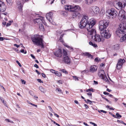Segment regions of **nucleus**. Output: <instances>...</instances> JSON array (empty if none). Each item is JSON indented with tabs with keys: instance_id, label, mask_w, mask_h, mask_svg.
Returning <instances> with one entry per match:
<instances>
[{
	"instance_id": "nucleus-52",
	"label": "nucleus",
	"mask_w": 126,
	"mask_h": 126,
	"mask_svg": "<svg viewBox=\"0 0 126 126\" xmlns=\"http://www.w3.org/2000/svg\"><path fill=\"white\" fill-rule=\"evenodd\" d=\"M2 102L3 103L4 105L6 106V102H4V100Z\"/></svg>"
},
{
	"instance_id": "nucleus-58",
	"label": "nucleus",
	"mask_w": 126,
	"mask_h": 126,
	"mask_svg": "<svg viewBox=\"0 0 126 126\" xmlns=\"http://www.w3.org/2000/svg\"><path fill=\"white\" fill-rule=\"evenodd\" d=\"M87 94L88 95L92 96V93H87Z\"/></svg>"
},
{
	"instance_id": "nucleus-31",
	"label": "nucleus",
	"mask_w": 126,
	"mask_h": 126,
	"mask_svg": "<svg viewBox=\"0 0 126 126\" xmlns=\"http://www.w3.org/2000/svg\"><path fill=\"white\" fill-rule=\"evenodd\" d=\"M100 60V59L98 57H97L95 59L94 61H95L96 62H99Z\"/></svg>"
},
{
	"instance_id": "nucleus-44",
	"label": "nucleus",
	"mask_w": 126,
	"mask_h": 126,
	"mask_svg": "<svg viewBox=\"0 0 126 126\" xmlns=\"http://www.w3.org/2000/svg\"><path fill=\"white\" fill-rule=\"evenodd\" d=\"M65 2V0H62V4H64Z\"/></svg>"
},
{
	"instance_id": "nucleus-17",
	"label": "nucleus",
	"mask_w": 126,
	"mask_h": 126,
	"mask_svg": "<svg viewBox=\"0 0 126 126\" xmlns=\"http://www.w3.org/2000/svg\"><path fill=\"white\" fill-rule=\"evenodd\" d=\"M97 68V67L95 65L91 66L90 67V71H96Z\"/></svg>"
},
{
	"instance_id": "nucleus-14",
	"label": "nucleus",
	"mask_w": 126,
	"mask_h": 126,
	"mask_svg": "<svg viewBox=\"0 0 126 126\" xmlns=\"http://www.w3.org/2000/svg\"><path fill=\"white\" fill-rule=\"evenodd\" d=\"M76 10L73 11H72L71 12L72 13L71 14V15L72 16L73 18H74L76 17H77V16L79 17L80 16V14L79 12L78 11H80L81 9L80 7H79V10Z\"/></svg>"
},
{
	"instance_id": "nucleus-62",
	"label": "nucleus",
	"mask_w": 126,
	"mask_h": 126,
	"mask_svg": "<svg viewBox=\"0 0 126 126\" xmlns=\"http://www.w3.org/2000/svg\"><path fill=\"white\" fill-rule=\"evenodd\" d=\"M74 102L76 104H78V102L77 100H75L74 101Z\"/></svg>"
},
{
	"instance_id": "nucleus-3",
	"label": "nucleus",
	"mask_w": 126,
	"mask_h": 126,
	"mask_svg": "<svg viewBox=\"0 0 126 126\" xmlns=\"http://www.w3.org/2000/svg\"><path fill=\"white\" fill-rule=\"evenodd\" d=\"M63 55L62 59L60 60L61 62L64 63L66 64H69L70 63V60L67 55V51L64 49L63 50V52L60 49H59L58 50L54 52V55L58 57H61L63 54Z\"/></svg>"
},
{
	"instance_id": "nucleus-46",
	"label": "nucleus",
	"mask_w": 126,
	"mask_h": 126,
	"mask_svg": "<svg viewBox=\"0 0 126 126\" xmlns=\"http://www.w3.org/2000/svg\"><path fill=\"white\" fill-rule=\"evenodd\" d=\"M84 106L86 109H87L89 108L88 106L86 104H84Z\"/></svg>"
},
{
	"instance_id": "nucleus-61",
	"label": "nucleus",
	"mask_w": 126,
	"mask_h": 126,
	"mask_svg": "<svg viewBox=\"0 0 126 126\" xmlns=\"http://www.w3.org/2000/svg\"><path fill=\"white\" fill-rule=\"evenodd\" d=\"M107 91H108L109 92H110L111 91V90H110L108 88H107Z\"/></svg>"
},
{
	"instance_id": "nucleus-54",
	"label": "nucleus",
	"mask_w": 126,
	"mask_h": 126,
	"mask_svg": "<svg viewBox=\"0 0 126 126\" xmlns=\"http://www.w3.org/2000/svg\"><path fill=\"white\" fill-rule=\"evenodd\" d=\"M3 37H0V40L1 41H3Z\"/></svg>"
},
{
	"instance_id": "nucleus-1",
	"label": "nucleus",
	"mask_w": 126,
	"mask_h": 126,
	"mask_svg": "<svg viewBox=\"0 0 126 126\" xmlns=\"http://www.w3.org/2000/svg\"><path fill=\"white\" fill-rule=\"evenodd\" d=\"M95 24V21L94 18L89 19L88 16H84L79 24V28L81 29L85 27L88 31V35L92 36L96 33L95 29L93 28Z\"/></svg>"
},
{
	"instance_id": "nucleus-57",
	"label": "nucleus",
	"mask_w": 126,
	"mask_h": 126,
	"mask_svg": "<svg viewBox=\"0 0 126 126\" xmlns=\"http://www.w3.org/2000/svg\"><path fill=\"white\" fill-rule=\"evenodd\" d=\"M14 46H16L17 47H18L19 46V45H18L16 44H14Z\"/></svg>"
},
{
	"instance_id": "nucleus-27",
	"label": "nucleus",
	"mask_w": 126,
	"mask_h": 126,
	"mask_svg": "<svg viewBox=\"0 0 126 126\" xmlns=\"http://www.w3.org/2000/svg\"><path fill=\"white\" fill-rule=\"evenodd\" d=\"M39 89L40 90L43 92H45L44 89L42 87H39Z\"/></svg>"
},
{
	"instance_id": "nucleus-10",
	"label": "nucleus",
	"mask_w": 126,
	"mask_h": 126,
	"mask_svg": "<svg viewBox=\"0 0 126 126\" xmlns=\"http://www.w3.org/2000/svg\"><path fill=\"white\" fill-rule=\"evenodd\" d=\"M101 36L105 38L108 39L111 36L110 32L108 30L106 29L100 31Z\"/></svg>"
},
{
	"instance_id": "nucleus-13",
	"label": "nucleus",
	"mask_w": 126,
	"mask_h": 126,
	"mask_svg": "<svg viewBox=\"0 0 126 126\" xmlns=\"http://www.w3.org/2000/svg\"><path fill=\"white\" fill-rule=\"evenodd\" d=\"M102 73H101L100 71L98 73V75L99 77L103 79L106 82L109 81V80L108 79L106 75L105 74L104 71H101Z\"/></svg>"
},
{
	"instance_id": "nucleus-55",
	"label": "nucleus",
	"mask_w": 126,
	"mask_h": 126,
	"mask_svg": "<svg viewBox=\"0 0 126 126\" xmlns=\"http://www.w3.org/2000/svg\"><path fill=\"white\" fill-rule=\"evenodd\" d=\"M34 67L37 68H38V66L37 64H35L34 65Z\"/></svg>"
},
{
	"instance_id": "nucleus-23",
	"label": "nucleus",
	"mask_w": 126,
	"mask_h": 126,
	"mask_svg": "<svg viewBox=\"0 0 126 126\" xmlns=\"http://www.w3.org/2000/svg\"><path fill=\"white\" fill-rule=\"evenodd\" d=\"M89 44L90 45L93 46L94 47H97V46L96 44H93L92 42L90 41L89 42Z\"/></svg>"
},
{
	"instance_id": "nucleus-20",
	"label": "nucleus",
	"mask_w": 126,
	"mask_h": 126,
	"mask_svg": "<svg viewBox=\"0 0 126 126\" xmlns=\"http://www.w3.org/2000/svg\"><path fill=\"white\" fill-rule=\"evenodd\" d=\"M120 47L119 45L118 44H116L114 46V48L115 50L118 49Z\"/></svg>"
},
{
	"instance_id": "nucleus-53",
	"label": "nucleus",
	"mask_w": 126,
	"mask_h": 126,
	"mask_svg": "<svg viewBox=\"0 0 126 126\" xmlns=\"http://www.w3.org/2000/svg\"><path fill=\"white\" fill-rule=\"evenodd\" d=\"M54 115L55 116L57 117L58 118L59 117V116L56 113H54Z\"/></svg>"
},
{
	"instance_id": "nucleus-43",
	"label": "nucleus",
	"mask_w": 126,
	"mask_h": 126,
	"mask_svg": "<svg viewBox=\"0 0 126 126\" xmlns=\"http://www.w3.org/2000/svg\"><path fill=\"white\" fill-rule=\"evenodd\" d=\"M21 81L23 84H25L26 81L24 80L21 79Z\"/></svg>"
},
{
	"instance_id": "nucleus-22",
	"label": "nucleus",
	"mask_w": 126,
	"mask_h": 126,
	"mask_svg": "<svg viewBox=\"0 0 126 126\" xmlns=\"http://www.w3.org/2000/svg\"><path fill=\"white\" fill-rule=\"evenodd\" d=\"M54 73L57 76H60L62 74L59 71H54Z\"/></svg>"
},
{
	"instance_id": "nucleus-18",
	"label": "nucleus",
	"mask_w": 126,
	"mask_h": 126,
	"mask_svg": "<svg viewBox=\"0 0 126 126\" xmlns=\"http://www.w3.org/2000/svg\"><path fill=\"white\" fill-rule=\"evenodd\" d=\"M125 62V61L124 59H120L119 60L118 63L122 65L123 63Z\"/></svg>"
},
{
	"instance_id": "nucleus-11",
	"label": "nucleus",
	"mask_w": 126,
	"mask_h": 126,
	"mask_svg": "<svg viewBox=\"0 0 126 126\" xmlns=\"http://www.w3.org/2000/svg\"><path fill=\"white\" fill-rule=\"evenodd\" d=\"M107 15H109V16H113V17H115L117 15L118 13L117 11L114 8H111L110 10H108L106 12Z\"/></svg>"
},
{
	"instance_id": "nucleus-51",
	"label": "nucleus",
	"mask_w": 126,
	"mask_h": 126,
	"mask_svg": "<svg viewBox=\"0 0 126 126\" xmlns=\"http://www.w3.org/2000/svg\"><path fill=\"white\" fill-rule=\"evenodd\" d=\"M0 100L2 102L4 100L3 98L1 97H0Z\"/></svg>"
},
{
	"instance_id": "nucleus-49",
	"label": "nucleus",
	"mask_w": 126,
	"mask_h": 126,
	"mask_svg": "<svg viewBox=\"0 0 126 126\" xmlns=\"http://www.w3.org/2000/svg\"><path fill=\"white\" fill-rule=\"evenodd\" d=\"M100 111L101 112H103L104 113H107V112L106 111H105L104 110H100Z\"/></svg>"
},
{
	"instance_id": "nucleus-64",
	"label": "nucleus",
	"mask_w": 126,
	"mask_h": 126,
	"mask_svg": "<svg viewBox=\"0 0 126 126\" xmlns=\"http://www.w3.org/2000/svg\"><path fill=\"white\" fill-rule=\"evenodd\" d=\"M3 25L5 26L6 24V22H3L2 23Z\"/></svg>"
},
{
	"instance_id": "nucleus-56",
	"label": "nucleus",
	"mask_w": 126,
	"mask_h": 126,
	"mask_svg": "<svg viewBox=\"0 0 126 126\" xmlns=\"http://www.w3.org/2000/svg\"><path fill=\"white\" fill-rule=\"evenodd\" d=\"M31 105L34 106H35V107H37V105H36L35 104H33L32 103V104H31Z\"/></svg>"
},
{
	"instance_id": "nucleus-48",
	"label": "nucleus",
	"mask_w": 126,
	"mask_h": 126,
	"mask_svg": "<svg viewBox=\"0 0 126 126\" xmlns=\"http://www.w3.org/2000/svg\"><path fill=\"white\" fill-rule=\"evenodd\" d=\"M31 57L33 59H35V56L32 54H31Z\"/></svg>"
},
{
	"instance_id": "nucleus-41",
	"label": "nucleus",
	"mask_w": 126,
	"mask_h": 126,
	"mask_svg": "<svg viewBox=\"0 0 126 126\" xmlns=\"http://www.w3.org/2000/svg\"><path fill=\"white\" fill-rule=\"evenodd\" d=\"M29 93L30 94V95H32V96H33V92L31 91H30L29 92Z\"/></svg>"
},
{
	"instance_id": "nucleus-9",
	"label": "nucleus",
	"mask_w": 126,
	"mask_h": 126,
	"mask_svg": "<svg viewBox=\"0 0 126 126\" xmlns=\"http://www.w3.org/2000/svg\"><path fill=\"white\" fill-rule=\"evenodd\" d=\"M118 17L120 20L123 21H126V13L124 10H121L119 11Z\"/></svg>"
},
{
	"instance_id": "nucleus-8",
	"label": "nucleus",
	"mask_w": 126,
	"mask_h": 126,
	"mask_svg": "<svg viewBox=\"0 0 126 126\" xmlns=\"http://www.w3.org/2000/svg\"><path fill=\"white\" fill-rule=\"evenodd\" d=\"M64 8L66 10H68L71 12L76 10L79 9V6L78 5L75 6L69 5H67L64 6Z\"/></svg>"
},
{
	"instance_id": "nucleus-35",
	"label": "nucleus",
	"mask_w": 126,
	"mask_h": 126,
	"mask_svg": "<svg viewBox=\"0 0 126 126\" xmlns=\"http://www.w3.org/2000/svg\"><path fill=\"white\" fill-rule=\"evenodd\" d=\"M13 22V21H10V22L7 23V24H6V26L7 27H8V26H10L11 25V24L10 23L12 22Z\"/></svg>"
},
{
	"instance_id": "nucleus-38",
	"label": "nucleus",
	"mask_w": 126,
	"mask_h": 126,
	"mask_svg": "<svg viewBox=\"0 0 126 126\" xmlns=\"http://www.w3.org/2000/svg\"><path fill=\"white\" fill-rule=\"evenodd\" d=\"M126 5V1H125L124 2V4L123 5V8Z\"/></svg>"
},
{
	"instance_id": "nucleus-39",
	"label": "nucleus",
	"mask_w": 126,
	"mask_h": 126,
	"mask_svg": "<svg viewBox=\"0 0 126 126\" xmlns=\"http://www.w3.org/2000/svg\"><path fill=\"white\" fill-rule=\"evenodd\" d=\"M48 107L49 108V109L52 112L53 110L51 106H48Z\"/></svg>"
},
{
	"instance_id": "nucleus-63",
	"label": "nucleus",
	"mask_w": 126,
	"mask_h": 126,
	"mask_svg": "<svg viewBox=\"0 0 126 126\" xmlns=\"http://www.w3.org/2000/svg\"><path fill=\"white\" fill-rule=\"evenodd\" d=\"M0 15H6V13H1L0 14Z\"/></svg>"
},
{
	"instance_id": "nucleus-45",
	"label": "nucleus",
	"mask_w": 126,
	"mask_h": 126,
	"mask_svg": "<svg viewBox=\"0 0 126 126\" xmlns=\"http://www.w3.org/2000/svg\"><path fill=\"white\" fill-rule=\"evenodd\" d=\"M58 83H60V84H62V81L61 80H58Z\"/></svg>"
},
{
	"instance_id": "nucleus-16",
	"label": "nucleus",
	"mask_w": 126,
	"mask_h": 126,
	"mask_svg": "<svg viewBox=\"0 0 126 126\" xmlns=\"http://www.w3.org/2000/svg\"><path fill=\"white\" fill-rule=\"evenodd\" d=\"M6 9V6L4 3L0 0V11L3 12Z\"/></svg>"
},
{
	"instance_id": "nucleus-32",
	"label": "nucleus",
	"mask_w": 126,
	"mask_h": 126,
	"mask_svg": "<svg viewBox=\"0 0 126 126\" xmlns=\"http://www.w3.org/2000/svg\"><path fill=\"white\" fill-rule=\"evenodd\" d=\"M87 102H89V104H92L93 103V102L94 103H95V102L91 101L89 99H87Z\"/></svg>"
},
{
	"instance_id": "nucleus-4",
	"label": "nucleus",
	"mask_w": 126,
	"mask_h": 126,
	"mask_svg": "<svg viewBox=\"0 0 126 126\" xmlns=\"http://www.w3.org/2000/svg\"><path fill=\"white\" fill-rule=\"evenodd\" d=\"M31 40L34 44L41 46L42 48H44L43 43V41L39 35L36 34L32 36L31 37Z\"/></svg>"
},
{
	"instance_id": "nucleus-40",
	"label": "nucleus",
	"mask_w": 126,
	"mask_h": 126,
	"mask_svg": "<svg viewBox=\"0 0 126 126\" xmlns=\"http://www.w3.org/2000/svg\"><path fill=\"white\" fill-rule=\"evenodd\" d=\"M16 62L20 67L21 66H21V64H20V63L18 61H16Z\"/></svg>"
},
{
	"instance_id": "nucleus-6",
	"label": "nucleus",
	"mask_w": 126,
	"mask_h": 126,
	"mask_svg": "<svg viewBox=\"0 0 126 126\" xmlns=\"http://www.w3.org/2000/svg\"><path fill=\"white\" fill-rule=\"evenodd\" d=\"M109 22L105 20H101L99 21V27L100 31L105 29L108 26Z\"/></svg>"
},
{
	"instance_id": "nucleus-30",
	"label": "nucleus",
	"mask_w": 126,
	"mask_h": 126,
	"mask_svg": "<svg viewBox=\"0 0 126 126\" xmlns=\"http://www.w3.org/2000/svg\"><path fill=\"white\" fill-rule=\"evenodd\" d=\"M63 35L64 34H62V35H61L60 36V39H59V40L62 43L63 42V41L62 39V38L63 37Z\"/></svg>"
},
{
	"instance_id": "nucleus-12",
	"label": "nucleus",
	"mask_w": 126,
	"mask_h": 126,
	"mask_svg": "<svg viewBox=\"0 0 126 126\" xmlns=\"http://www.w3.org/2000/svg\"><path fill=\"white\" fill-rule=\"evenodd\" d=\"M47 19L52 24L54 25L55 23L54 21V17L53 16V13L49 12L47 13L46 16Z\"/></svg>"
},
{
	"instance_id": "nucleus-33",
	"label": "nucleus",
	"mask_w": 126,
	"mask_h": 126,
	"mask_svg": "<svg viewBox=\"0 0 126 126\" xmlns=\"http://www.w3.org/2000/svg\"><path fill=\"white\" fill-rule=\"evenodd\" d=\"M56 91L57 92H60L61 93V90L60 88H58L56 89Z\"/></svg>"
},
{
	"instance_id": "nucleus-25",
	"label": "nucleus",
	"mask_w": 126,
	"mask_h": 126,
	"mask_svg": "<svg viewBox=\"0 0 126 126\" xmlns=\"http://www.w3.org/2000/svg\"><path fill=\"white\" fill-rule=\"evenodd\" d=\"M116 116L117 117L116 118H121L122 117L121 115L119 114L118 113H116Z\"/></svg>"
},
{
	"instance_id": "nucleus-47",
	"label": "nucleus",
	"mask_w": 126,
	"mask_h": 126,
	"mask_svg": "<svg viewBox=\"0 0 126 126\" xmlns=\"http://www.w3.org/2000/svg\"><path fill=\"white\" fill-rule=\"evenodd\" d=\"M103 94L105 95H108L109 94V93L105 92H104Z\"/></svg>"
},
{
	"instance_id": "nucleus-28",
	"label": "nucleus",
	"mask_w": 126,
	"mask_h": 126,
	"mask_svg": "<svg viewBox=\"0 0 126 126\" xmlns=\"http://www.w3.org/2000/svg\"><path fill=\"white\" fill-rule=\"evenodd\" d=\"M117 121L119 123L123 124L124 125H126V124L123 121L118 120H117Z\"/></svg>"
},
{
	"instance_id": "nucleus-5",
	"label": "nucleus",
	"mask_w": 126,
	"mask_h": 126,
	"mask_svg": "<svg viewBox=\"0 0 126 126\" xmlns=\"http://www.w3.org/2000/svg\"><path fill=\"white\" fill-rule=\"evenodd\" d=\"M44 18L42 17H39L34 20V22L35 24H37L39 25V28L42 30H44V28L42 23H43Z\"/></svg>"
},
{
	"instance_id": "nucleus-21",
	"label": "nucleus",
	"mask_w": 126,
	"mask_h": 126,
	"mask_svg": "<svg viewBox=\"0 0 126 126\" xmlns=\"http://www.w3.org/2000/svg\"><path fill=\"white\" fill-rule=\"evenodd\" d=\"M117 4L119 6L120 9H122L123 8L122 3L120 2H118L117 3Z\"/></svg>"
},
{
	"instance_id": "nucleus-42",
	"label": "nucleus",
	"mask_w": 126,
	"mask_h": 126,
	"mask_svg": "<svg viewBox=\"0 0 126 126\" xmlns=\"http://www.w3.org/2000/svg\"><path fill=\"white\" fill-rule=\"evenodd\" d=\"M73 77L74 78V79L75 80H78V78L75 76H73Z\"/></svg>"
},
{
	"instance_id": "nucleus-24",
	"label": "nucleus",
	"mask_w": 126,
	"mask_h": 126,
	"mask_svg": "<svg viewBox=\"0 0 126 126\" xmlns=\"http://www.w3.org/2000/svg\"><path fill=\"white\" fill-rule=\"evenodd\" d=\"M122 65L117 63V68L118 70H119L121 69L122 67Z\"/></svg>"
},
{
	"instance_id": "nucleus-15",
	"label": "nucleus",
	"mask_w": 126,
	"mask_h": 126,
	"mask_svg": "<svg viewBox=\"0 0 126 126\" xmlns=\"http://www.w3.org/2000/svg\"><path fill=\"white\" fill-rule=\"evenodd\" d=\"M92 39L96 42H99L101 40V38L100 35L96 33L93 36H92Z\"/></svg>"
},
{
	"instance_id": "nucleus-60",
	"label": "nucleus",
	"mask_w": 126,
	"mask_h": 126,
	"mask_svg": "<svg viewBox=\"0 0 126 126\" xmlns=\"http://www.w3.org/2000/svg\"><path fill=\"white\" fill-rule=\"evenodd\" d=\"M94 83L95 84H98V82L97 81H95L94 80Z\"/></svg>"
},
{
	"instance_id": "nucleus-26",
	"label": "nucleus",
	"mask_w": 126,
	"mask_h": 126,
	"mask_svg": "<svg viewBox=\"0 0 126 126\" xmlns=\"http://www.w3.org/2000/svg\"><path fill=\"white\" fill-rule=\"evenodd\" d=\"M7 3V4L8 5H11V3L10 0H6Z\"/></svg>"
},
{
	"instance_id": "nucleus-34",
	"label": "nucleus",
	"mask_w": 126,
	"mask_h": 126,
	"mask_svg": "<svg viewBox=\"0 0 126 126\" xmlns=\"http://www.w3.org/2000/svg\"><path fill=\"white\" fill-rule=\"evenodd\" d=\"M93 89L92 88H91L90 89H88L87 90H86V92H90V91H92L93 92L94 91H93Z\"/></svg>"
},
{
	"instance_id": "nucleus-19",
	"label": "nucleus",
	"mask_w": 126,
	"mask_h": 126,
	"mask_svg": "<svg viewBox=\"0 0 126 126\" xmlns=\"http://www.w3.org/2000/svg\"><path fill=\"white\" fill-rule=\"evenodd\" d=\"M84 54L85 56H88V57H91L92 58H93V56L88 52H85L84 53Z\"/></svg>"
},
{
	"instance_id": "nucleus-7",
	"label": "nucleus",
	"mask_w": 126,
	"mask_h": 126,
	"mask_svg": "<svg viewBox=\"0 0 126 126\" xmlns=\"http://www.w3.org/2000/svg\"><path fill=\"white\" fill-rule=\"evenodd\" d=\"M89 11L90 13L93 15L98 14L100 13L99 8L95 6H91L90 8Z\"/></svg>"
},
{
	"instance_id": "nucleus-2",
	"label": "nucleus",
	"mask_w": 126,
	"mask_h": 126,
	"mask_svg": "<svg viewBox=\"0 0 126 126\" xmlns=\"http://www.w3.org/2000/svg\"><path fill=\"white\" fill-rule=\"evenodd\" d=\"M116 33L119 37L121 36L120 39L121 42H122L126 39V23H120L116 31Z\"/></svg>"
},
{
	"instance_id": "nucleus-37",
	"label": "nucleus",
	"mask_w": 126,
	"mask_h": 126,
	"mask_svg": "<svg viewBox=\"0 0 126 126\" xmlns=\"http://www.w3.org/2000/svg\"><path fill=\"white\" fill-rule=\"evenodd\" d=\"M66 46L70 50L73 51V48L72 47L68 46Z\"/></svg>"
},
{
	"instance_id": "nucleus-50",
	"label": "nucleus",
	"mask_w": 126,
	"mask_h": 126,
	"mask_svg": "<svg viewBox=\"0 0 126 126\" xmlns=\"http://www.w3.org/2000/svg\"><path fill=\"white\" fill-rule=\"evenodd\" d=\"M37 80L38 81V82H40V83H43V81L41 80V79H37Z\"/></svg>"
},
{
	"instance_id": "nucleus-59",
	"label": "nucleus",
	"mask_w": 126,
	"mask_h": 126,
	"mask_svg": "<svg viewBox=\"0 0 126 126\" xmlns=\"http://www.w3.org/2000/svg\"><path fill=\"white\" fill-rule=\"evenodd\" d=\"M42 76L44 78H45L46 77V76H45V75L44 74L42 73Z\"/></svg>"
},
{
	"instance_id": "nucleus-36",
	"label": "nucleus",
	"mask_w": 126,
	"mask_h": 126,
	"mask_svg": "<svg viewBox=\"0 0 126 126\" xmlns=\"http://www.w3.org/2000/svg\"><path fill=\"white\" fill-rule=\"evenodd\" d=\"M20 52H21L22 53H23L24 54H26L27 53V52L26 51H25L23 49H22L20 51Z\"/></svg>"
},
{
	"instance_id": "nucleus-29",
	"label": "nucleus",
	"mask_w": 126,
	"mask_h": 126,
	"mask_svg": "<svg viewBox=\"0 0 126 126\" xmlns=\"http://www.w3.org/2000/svg\"><path fill=\"white\" fill-rule=\"evenodd\" d=\"M5 121H6V122H10L11 123H14V122L12 121H10V120L9 119H6L5 120Z\"/></svg>"
}]
</instances>
